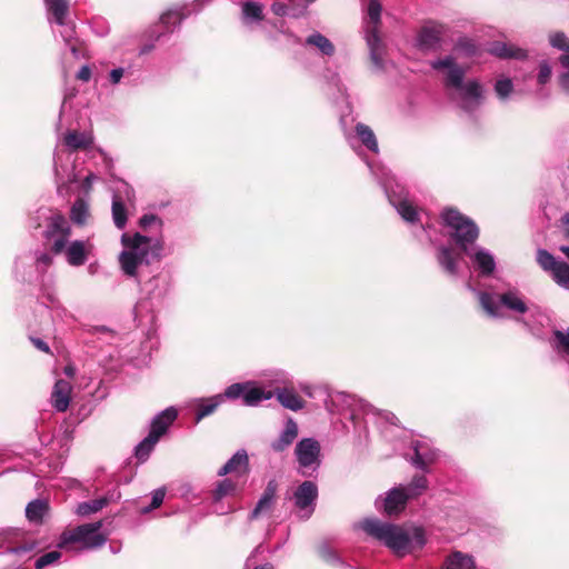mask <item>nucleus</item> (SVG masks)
I'll use <instances>...</instances> for the list:
<instances>
[{"mask_svg": "<svg viewBox=\"0 0 569 569\" xmlns=\"http://www.w3.org/2000/svg\"><path fill=\"white\" fill-rule=\"evenodd\" d=\"M77 79L83 82H88L91 79V69L89 66H82L77 73Z\"/></svg>", "mask_w": 569, "mask_h": 569, "instance_id": "nucleus-57", "label": "nucleus"}, {"mask_svg": "<svg viewBox=\"0 0 569 569\" xmlns=\"http://www.w3.org/2000/svg\"><path fill=\"white\" fill-rule=\"evenodd\" d=\"M361 528L368 536L377 539L397 555L403 556L410 551V536L399 526L379 519H366L362 521Z\"/></svg>", "mask_w": 569, "mask_h": 569, "instance_id": "nucleus-3", "label": "nucleus"}, {"mask_svg": "<svg viewBox=\"0 0 569 569\" xmlns=\"http://www.w3.org/2000/svg\"><path fill=\"white\" fill-rule=\"evenodd\" d=\"M318 486L310 480L300 483L292 493L293 505L301 519H309L316 509Z\"/></svg>", "mask_w": 569, "mask_h": 569, "instance_id": "nucleus-13", "label": "nucleus"}, {"mask_svg": "<svg viewBox=\"0 0 569 569\" xmlns=\"http://www.w3.org/2000/svg\"><path fill=\"white\" fill-rule=\"evenodd\" d=\"M48 510V503L43 500L37 499L28 503L26 508V516L31 522H41L43 516Z\"/></svg>", "mask_w": 569, "mask_h": 569, "instance_id": "nucleus-40", "label": "nucleus"}, {"mask_svg": "<svg viewBox=\"0 0 569 569\" xmlns=\"http://www.w3.org/2000/svg\"><path fill=\"white\" fill-rule=\"evenodd\" d=\"M456 99L459 107L467 113L477 111L485 101V87L477 79H470L463 82L456 90Z\"/></svg>", "mask_w": 569, "mask_h": 569, "instance_id": "nucleus-12", "label": "nucleus"}, {"mask_svg": "<svg viewBox=\"0 0 569 569\" xmlns=\"http://www.w3.org/2000/svg\"><path fill=\"white\" fill-rule=\"evenodd\" d=\"M121 244L123 249L118 256V262L122 273L134 279L151 296H163L168 289L166 277L157 273L146 280L150 273L151 262L159 261L162 257L164 248L162 238L148 237L139 232L122 233Z\"/></svg>", "mask_w": 569, "mask_h": 569, "instance_id": "nucleus-1", "label": "nucleus"}, {"mask_svg": "<svg viewBox=\"0 0 569 569\" xmlns=\"http://www.w3.org/2000/svg\"><path fill=\"white\" fill-rule=\"evenodd\" d=\"M123 74H124L123 68L112 69L109 73L110 82L112 84H118L121 81Z\"/></svg>", "mask_w": 569, "mask_h": 569, "instance_id": "nucleus-55", "label": "nucleus"}, {"mask_svg": "<svg viewBox=\"0 0 569 569\" xmlns=\"http://www.w3.org/2000/svg\"><path fill=\"white\" fill-rule=\"evenodd\" d=\"M271 11L279 17L286 16L288 11V7L282 2H273L271 4Z\"/></svg>", "mask_w": 569, "mask_h": 569, "instance_id": "nucleus-56", "label": "nucleus"}, {"mask_svg": "<svg viewBox=\"0 0 569 569\" xmlns=\"http://www.w3.org/2000/svg\"><path fill=\"white\" fill-rule=\"evenodd\" d=\"M224 396L232 400L242 398L243 405L254 407L263 400H270L273 397V392L259 388L253 382L248 381L230 385L226 388Z\"/></svg>", "mask_w": 569, "mask_h": 569, "instance_id": "nucleus-11", "label": "nucleus"}, {"mask_svg": "<svg viewBox=\"0 0 569 569\" xmlns=\"http://www.w3.org/2000/svg\"><path fill=\"white\" fill-rule=\"evenodd\" d=\"M382 7L378 0L368 3V17L370 24L365 28V39L370 52V59L377 69L383 68V43L379 36Z\"/></svg>", "mask_w": 569, "mask_h": 569, "instance_id": "nucleus-9", "label": "nucleus"}, {"mask_svg": "<svg viewBox=\"0 0 569 569\" xmlns=\"http://www.w3.org/2000/svg\"><path fill=\"white\" fill-rule=\"evenodd\" d=\"M298 473L306 478L313 477L321 465V446L315 438H302L295 447Z\"/></svg>", "mask_w": 569, "mask_h": 569, "instance_id": "nucleus-10", "label": "nucleus"}, {"mask_svg": "<svg viewBox=\"0 0 569 569\" xmlns=\"http://www.w3.org/2000/svg\"><path fill=\"white\" fill-rule=\"evenodd\" d=\"M278 485L276 480H270L267 483V487L258 500L256 507L249 515V520L257 519L260 515L266 513L271 510V507L274 502V498L277 495Z\"/></svg>", "mask_w": 569, "mask_h": 569, "instance_id": "nucleus-27", "label": "nucleus"}, {"mask_svg": "<svg viewBox=\"0 0 569 569\" xmlns=\"http://www.w3.org/2000/svg\"><path fill=\"white\" fill-rule=\"evenodd\" d=\"M178 411L173 407H169L159 412L151 421L149 436L159 441L167 432L168 428L177 419Z\"/></svg>", "mask_w": 569, "mask_h": 569, "instance_id": "nucleus-24", "label": "nucleus"}, {"mask_svg": "<svg viewBox=\"0 0 569 569\" xmlns=\"http://www.w3.org/2000/svg\"><path fill=\"white\" fill-rule=\"evenodd\" d=\"M253 569H274V566L271 562H264L262 565L256 566Z\"/></svg>", "mask_w": 569, "mask_h": 569, "instance_id": "nucleus-63", "label": "nucleus"}, {"mask_svg": "<svg viewBox=\"0 0 569 569\" xmlns=\"http://www.w3.org/2000/svg\"><path fill=\"white\" fill-rule=\"evenodd\" d=\"M52 252L37 251L34 253L36 268L40 273H44L52 264Z\"/></svg>", "mask_w": 569, "mask_h": 569, "instance_id": "nucleus-49", "label": "nucleus"}, {"mask_svg": "<svg viewBox=\"0 0 569 569\" xmlns=\"http://www.w3.org/2000/svg\"><path fill=\"white\" fill-rule=\"evenodd\" d=\"M537 262L545 270L550 273L556 269L557 264L561 261L557 260L550 252L545 249H538L537 251Z\"/></svg>", "mask_w": 569, "mask_h": 569, "instance_id": "nucleus-46", "label": "nucleus"}, {"mask_svg": "<svg viewBox=\"0 0 569 569\" xmlns=\"http://www.w3.org/2000/svg\"><path fill=\"white\" fill-rule=\"evenodd\" d=\"M188 14L189 13H184V8L170 9L160 17V24L163 26L167 31H172L177 26H180Z\"/></svg>", "mask_w": 569, "mask_h": 569, "instance_id": "nucleus-36", "label": "nucleus"}, {"mask_svg": "<svg viewBox=\"0 0 569 569\" xmlns=\"http://www.w3.org/2000/svg\"><path fill=\"white\" fill-rule=\"evenodd\" d=\"M37 213L38 218L46 222L42 232L46 244L53 254L62 253L71 236L69 221L61 213L50 209H40Z\"/></svg>", "mask_w": 569, "mask_h": 569, "instance_id": "nucleus-6", "label": "nucleus"}, {"mask_svg": "<svg viewBox=\"0 0 569 569\" xmlns=\"http://www.w3.org/2000/svg\"><path fill=\"white\" fill-rule=\"evenodd\" d=\"M241 19L246 26L263 20V6L259 2L247 1L241 3Z\"/></svg>", "mask_w": 569, "mask_h": 569, "instance_id": "nucleus-34", "label": "nucleus"}, {"mask_svg": "<svg viewBox=\"0 0 569 569\" xmlns=\"http://www.w3.org/2000/svg\"><path fill=\"white\" fill-rule=\"evenodd\" d=\"M472 291L477 295L482 309L492 318H502L503 310H508L515 316H522L529 309L523 296L516 288L500 295L475 289Z\"/></svg>", "mask_w": 569, "mask_h": 569, "instance_id": "nucleus-2", "label": "nucleus"}, {"mask_svg": "<svg viewBox=\"0 0 569 569\" xmlns=\"http://www.w3.org/2000/svg\"><path fill=\"white\" fill-rule=\"evenodd\" d=\"M551 276L557 284L569 290V264L567 262L561 261L557 264Z\"/></svg>", "mask_w": 569, "mask_h": 569, "instance_id": "nucleus-45", "label": "nucleus"}, {"mask_svg": "<svg viewBox=\"0 0 569 569\" xmlns=\"http://www.w3.org/2000/svg\"><path fill=\"white\" fill-rule=\"evenodd\" d=\"M31 342L40 351H43V352H49L50 351V348H49L48 343L44 342L40 338H31Z\"/></svg>", "mask_w": 569, "mask_h": 569, "instance_id": "nucleus-59", "label": "nucleus"}, {"mask_svg": "<svg viewBox=\"0 0 569 569\" xmlns=\"http://www.w3.org/2000/svg\"><path fill=\"white\" fill-rule=\"evenodd\" d=\"M410 536V550L413 548L421 549L426 545V536L422 528H415Z\"/></svg>", "mask_w": 569, "mask_h": 569, "instance_id": "nucleus-51", "label": "nucleus"}, {"mask_svg": "<svg viewBox=\"0 0 569 569\" xmlns=\"http://www.w3.org/2000/svg\"><path fill=\"white\" fill-rule=\"evenodd\" d=\"M461 256L453 248L440 244L436 250V260L445 273L450 277L459 274V262Z\"/></svg>", "mask_w": 569, "mask_h": 569, "instance_id": "nucleus-22", "label": "nucleus"}, {"mask_svg": "<svg viewBox=\"0 0 569 569\" xmlns=\"http://www.w3.org/2000/svg\"><path fill=\"white\" fill-rule=\"evenodd\" d=\"M236 490V483L230 479H224L218 482L214 491L213 499L214 501H219L228 495H231Z\"/></svg>", "mask_w": 569, "mask_h": 569, "instance_id": "nucleus-48", "label": "nucleus"}, {"mask_svg": "<svg viewBox=\"0 0 569 569\" xmlns=\"http://www.w3.org/2000/svg\"><path fill=\"white\" fill-rule=\"evenodd\" d=\"M157 442V440H154L151 436L148 435L142 441H140L134 449L136 458L141 462L147 461L150 453L153 451Z\"/></svg>", "mask_w": 569, "mask_h": 569, "instance_id": "nucleus-44", "label": "nucleus"}, {"mask_svg": "<svg viewBox=\"0 0 569 569\" xmlns=\"http://www.w3.org/2000/svg\"><path fill=\"white\" fill-rule=\"evenodd\" d=\"M306 44L316 47L322 54L331 57L335 53V46L332 42L321 34L313 32L306 39Z\"/></svg>", "mask_w": 569, "mask_h": 569, "instance_id": "nucleus-38", "label": "nucleus"}, {"mask_svg": "<svg viewBox=\"0 0 569 569\" xmlns=\"http://www.w3.org/2000/svg\"><path fill=\"white\" fill-rule=\"evenodd\" d=\"M370 171L373 176H376L379 179V182L383 186L385 192L389 199V202L391 206L397 210V212L400 214V217L410 223H415L419 220V213L417 208L412 204V202L408 198L407 191L397 184V188L399 191L393 190L391 188V183L393 178L391 177L390 172L386 169L381 168L379 169V172L376 170V168L367 162Z\"/></svg>", "mask_w": 569, "mask_h": 569, "instance_id": "nucleus-8", "label": "nucleus"}, {"mask_svg": "<svg viewBox=\"0 0 569 569\" xmlns=\"http://www.w3.org/2000/svg\"><path fill=\"white\" fill-rule=\"evenodd\" d=\"M430 66L437 71H445L443 83L447 88L456 90L463 83L466 69L459 66L452 56L433 60Z\"/></svg>", "mask_w": 569, "mask_h": 569, "instance_id": "nucleus-16", "label": "nucleus"}, {"mask_svg": "<svg viewBox=\"0 0 569 569\" xmlns=\"http://www.w3.org/2000/svg\"><path fill=\"white\" fill-rule=\"evenodd\" d=\"M139 223L142 228H148L153 224H157L159 228H161L162 226L161 219L158 218L156 214H143L140 218Z\"/></svg>", "mask_w": 569, "mask_h": 569, "instance_id": "nucleus-54", "label": "nucleus"}, {"mask_svg": "<svg viewBox=\"0 0 569 569\" xmlns=\"http://www.w3.org/2000/svg\"><path fill=\"white\" fill-rule=\"evenodd\" d=\"M318 555L319 557L327 562L330 566L337 567V568H351L347 562H345L340 556L330 548L327 543H322L318 548Z\"/></svg>", "mask_w": 569, "mask_h": 569, "instance_id": "nucleus-39", "label": "nucleus"}, {"mask_svg": "<svg viewBox=\"0 0 569 569\" xmlns=\"http://www.w3.org/2000/svg\"><path fill=\"white\" fill-rule=\"evenodd\" d=\"M411 449L413 456L410 458V463L416 469L428 472L430 466L438 459V451L432 448L430 441L427 439L412 441Z\"/></svg>", "mask_w": 569, "mask_h": 569, "instance_id": "nucleus-20", "label": "nucleus"}, {"mask_svg": "<svg viewBox=\"0 0 569 569\" xmlns=\"http://www.w3.org/2000/svg\"><path fill=\"white\" fill-rule=\"evenodd\" d=\"M101 522H91L63 531L58 547L67 551H83L104 545L106 538L100 533Z\"/></svg>", "mask_w": 569, "mask_h": 569, "instance_id": "nucleus-4", "label": "nucleus"}, {"mask_svg": "<svg viewBox=\"0 0 569 569\" xmlns=\"http://www.w3.org/2000/svg\"><path fill=\"white\" fill-rule=\"evenodd\" d=\"M92 244L84 240H74L66 244L64 253L67 262L72 267H80L86 263L91 253Z\"/></svg>", "mask_w": 569, "mask_h": 569, "instance_id": "nucleus-23", "label": "nucleus"}, {"mask_svg": "<svg viewBox=\"0 0 569 569\" xmlns=\"http://www.w3.org/2000/svg\"><path fill=\"white\" fill-rule=\"evenodd\" d=\"M551 67L548 61H541L539 64L538 83L546 84L551 78Z\"/></svg>", "mask_w": 569, "mask_h": 569, "instance_id": "nucleus-53", "label": "nucleus"}, {"mask_svg": "<svg viewBox=\"0 0 569 569\" xmlns=\"http://www.w3.org/2000/svg\"><path fill=\"white\" fill-rule=\"evenodd\" d=\"M298 432L299 429L297 422L293 419L289 418L286 421L284 427L280 432L279 437L270 443L271 449L274 452L284 451L297 439Z\"/></svg>", "mask_w": 569, "mask_h": 569, "instance_id": "nucleus-25", "label": "nucleus"}, {"mask_svg": "<svg viewBox=\"0 0 569 569\" xmlns=\"http://www.w3.org/2000/svg\"><path fill=\"white\" fill-rule=\"evenodd\" d=\"M224 393L216 395L210 398H202L198 400L196 423L200 422L204 417L214 412V410L223 402Z\"/></svg>", "mask_w": 569, "mask_h": 569, "instance_id": "nucleus-33", "label": "nucleus"}, {"mask_svg": "<svg viewBox=\"0 0 569 569\" xmlns=\"http://www.w3.org/2000/svg\"><path fill=\"white\" fill-rule=\"evenodd\" d=\"M63 143L70 151L88 149L93 143V137L89 132H79L77 130H68L63 134Z\"/></svg>", "mask_w": 569, "mask_h": 569, "instance_id": "nucleus-29", "label": "nucleus"}, {"mask_svg": "<svg viewBox=\"0 0 569 569\" xmlns=\"http://www.w3.org/2000/svg\"><path fill=\"white\" fill-rule=\"evenodd\" d=\"M340 122H341V127L343 130V136H345L347 142L349 143V146L353 150H357L356 143H357V141H359L369 151H371L373 153L379 152L377 137H376L373 130L369 126L358 122L356 124L355 132H351L347 129L343 118H341Z\"/></svg>", "mask_w": 569, "mask_h": 569, "instance_id": "nucleus-17", "label": "nucleus"}, {"mask_svg": "<svg viewBox=\"0 0 569 569\" xmlns=\"http://www.w3.org/2000/svg\"><path fill=\"white\" fill-rule=\"evenodd\" d=\"M61 557V553L58 550L49 551L36 560L34 567L36 569H43L44 567L56 562Z\"/></svg>", "mask_w": 569, "mask_h": 569, "instance_id": "nucleus-50", "label": "nucleus"}, {"mask_svg": "<svg viewBox=\"0 0 569 569\" xmlns=\"http://www.w3.org/2000/svg\"><path fill=\"white\" fill-rule=\"evenodd\" d=\"M71 385L63 379H59L54 383L51 393V405L57 411L64 412L68 409L71 400Z\"/></svg>", "mask_w": 569, "mask_h": 569, "instance_id": "nucleus-26", "label": "nucleus"}, {"mask_svg": "<svg viewBox=\"0 0 569 569\" xmlns=\"http://www.w3.org/2000/svg\"><path fill=\"white\" fill-rule=\"evenodd\" d=\"M99 180V177L94 173H89L83 182H82V189L84 192H89L91 190V187L93 184V182L98 181Z\"/></svg>", "mask_w": 569, "mask_h": 569, "instance_id": "nucleus-58", "label": "nucleus"}, {"mask_svg": "<svg viewBox=\"0 0 569 569\" xmlns=\"http://www.w3.org/2000/svg\"><path fill=\"white\" fill-rule=\"evenodd\" d=\"M493 91L500 102H507L515 91L512 80L508 77L500 76L493 83Z\"/></svg>", "mask_w": 569, "mask_h": 569, "instance_id": "nucleus-37", "label": "nucleus"}, {"mask_svg": "<svg viewBox=\"0 0 569 569\" xmlns=\"http://www.w3.org/2000/svg\"><path fill=\"white\" fill-rule=\"evenodd\" d=\"M428 487V479L423 475H415L409 483L399 486V488L403 490L408 501L422 496L427 491Z\"/></svg>", "mask_w": 569, "mask_h": 569, "instance_id": "nucleus-32", "label": "nucleus"}, {"mask_svg": "<svg viewBox=\"0 0 569 569\" xmlns=\"http://www.w3.org/2000/svg\"><path fill=\"white\" fill-rule=\"evenodd\" d=\"M33 548H34L33 543H24V545L11 548L10 551H12L13 553L20 555L23 552H30L33 550Z\"/></svg>", "mask_w": 569, "mask_h": 569, "instance_id": "nucleus-60", "label": "nucleus"}, {"mask_svg": "<svg viewBox=\"0 0 569 569\" xmlns=\"http://www.w3.org/2000/svg\"><path fill=\"white\" fill-rule=\"evenodd\" d=\"M166 491L163 488H159L152 492L151 503L142 509L143 513L150 512L151 510L161 506L164 499Z\"/></svg>", "mask_w": 569, "mask_h": 569, "instance_id": "nucleus-52", "label": "nucleus"}, {"mask_svg": "<svg viewBox=\"0 0 569 569\" xmlns=\"http://www.w3.org/2000/svg\"><path fill=\"white\" fill-rule=\"evenodd\" d=\"M407 502L408 499L405 496L403 490L398 486L387 491L383 498H377L376 507L378 509H382L385 513L392 516L403 511Z\"/></svg>", "mask_w": 569, "mask_h": 569, "instance_id": "nucleus-21", "label": "nucleus"}, {"mask_svg": "<svg viewBox=\"0 0 569 569\" xmlns=\"http://www.w3.org/2000/svg\"><path fill=\"white\" fill-rule=\"evenodd\" d=\"M489 53L500 59L523 60L527 58V51L512 43L495 41L488 49Z\"/></svg>", "mask_w": 569, "mask_h": 569, "instance_id": "nucleus-28", "label": "nucleus"}, {"mask_svg": "<svg viewBox=\"0 0 569 569\" xmlns=\"http://www.w3.org/2000/svg\"><path fill=\"white\" fill-rule=\"evenodd\" d=\"M551 346L553 350L569 362V327L552 332Z\"/></svg>", "mask_w": 569, "mask_h": 569, "instance_id": "nucleus-35", "label": "nucleus"}, {"mask_svg": "<svg viewBox=\"0 0 569 569\" xmlns=\"http://www.w3.org/2000/svg\"><path fill=\"white\" fill-rule=\"evenodd\" d=\"M248 455L246 450H238L218 471V476L222 477L232 472H246L248 469Z\"/></svg>", "mask_w": 569, "mask_h": 569, "instance_id": "nucleus-31", "label": "nucleus"}, {"mask_svg": "<svg viewBox=\"0 0 569 569\" xmlns=\"http://www.w3.org/2000/svg\"><path fill=\"white\" fill-rule=\"evenodd\" d=\"M274 385L273 396H277L278 401L287 409L298 411L303 408L305 401L297 395L293 389L287 388L290 383L288 373L283 371L276 372L272 378Z\"/></svg>", "mask_w": 569, "mask_h": 569, "instance_id": "nucleus-14", "label": "nucleus"}, {"mask_svg": "<svg viewBox=\"0 0 569 569\" xmlns=\"http://www.w3.org/2000/svg\"><path fill=\"white\" fill-rule=\"evenodd\" d=\"M59 168H60V151L56 150L53 153V169L56 174H59Z\"/></svg>", "mask_w": 569, "mask_h": 569, "instance_id": "nucleus-61", "label": "nucleus"}, {"mask_svg": "<svg viewBox=\"0 0 569 569\" xmlns=\"http://www.w3.org/2000/svg\"><path fill=\"white\" fill-rule=\"evenodd\" d=\"M549 42L553 48L563 51L559 58L562 69L559 74V84L569 97V38L563 32L558 31L549 36Z\"/></svg>", "mask_w": 569, "mask_h": 569, "instance_id": "nucleus-19", "label": "nucleus"}, {"mask_svg": "<svg viewBox=\"0 0 569 569\" xmlns=\"http://www.w3.org/2000/svg\"><path fill=\"white\" fill-rule=\"evenodd\" d=\"M447 28L437 21L426 22L417 33L416 47L421 51H436L441 48Z\"/></svg>", "mask_w": 569, "mask_h": 569, "instance_id": "nucleus-15", "label": "nucleus"}, {"mask_svg": "<svg viewBox=\"0 0 569 569\" xmlns=\"http://www.w3.org/2000/svg\"><path fill=\"white\" fill-rule=\"evenodd\" d=\"M463 253L469 257L473 269L480 277H491L496 271V258L490 250L480 246H472Z\"/></svg>", "mask_w": 569, "mask_h": 569, "instance_id": "nucleus-18", "label": "nucleus"}, {"mask_svg": "<svg viewBox=\"0 0 569 569\" xmlns=\"http://www.w3.org/2000/svg\"><path fill=\"white\" fill-rule=\"evenodd\" d=\"M441 569H476V562L471 555L456 550L445 558Z\"/></svg>", "mask_w": 569, "mask_h": 569, "instance_id": "nucleus-30", "label": "nucleus"}, {"mask_svg": "<svg viewBox=\"0 0 569 569\" xmlns=\"http://www.w3.org/2000/svg\"><path fill=\"white\" fill-rule=\"evenodd\" d=\"M108 505V499L102 497L90 501H84L78 505L76 512L79 516H89L101 510Z\"/></svg>", "mask_w": 569, "mask_h": 569, "instance_id": "nucleus-42", "label": "nucleus"}, {"mask_svg": "<svg viewBox=\"0 0 569 569\" xmlns=\"http://www.w3.org/2000/svg\"><path fill=\"white\" fill-rule=\"evenodd\" d=\"M455 50L468 58L473 57L478 53L477 44L475 43L473 40L467 37L458 39V41L455 44Z\"/></svg>", "mask_w": 569, "mask_h": 569, "instance_id": "nucleus-47", "label": "nucleus"}, {"mask_svg": "<svg viewBox=\"0 0 569 569\" xmlns=\"http://www.w3.org/2000/svg\"><path fill=\"white\" fill-rule=\"evenodd\" d=\"M300 389L302 392H305L308 397H312V387L309 385H300Z\"/></svg>", "mask_w": 569, "mask_h": 569, "instance_id": "nucleus-62", "label": "nucleus"}, {"mask_svg": "<svg viewBox=\"0 0 569 569\" xmlns=\"http://www.w3.org/2000/svg\"><path fill=\"white\" fill-rule=\"evenodd\" d=\"M562 222L565 223V226L567 227V234L569 236V212H567L563 217H562Z\"/></svg>", "mask_w": 569, "mask_h": 569, "instance_id": "nucleus-64", "label": "nucleus"}, {"mask_svg": "<svg viewBox=\"0 0 569 569\" xmlns=\"http://www.w3.org/2000/svg\"><path fill=\"white\" fill-rule=\"evenodd\" d=\"M441 219L449 229L450 238L462 252L475 244L479 237V228L469 217L448 208L442 211Z\"/></svg>", "mask_w": 569, "mask_h": 569, "instance_id": "nucleus-5", "label": "nucleus"}, {"mask_svg": "<svg viewBox=\"0 0 569 569\" xmlns=\"http://www.w3.org/2000/svg\"><path fill=\"white\" fill-rule=\"evenodd\" d=\"M89 217V206L83 199H78L71 207L70 218L74 223L83 224Z\"/></svg>", "mask_w": 569, "mask_h": 569, "instance_id": "nucleus-43", "label": "nucleus"}, {"mask_svg": "<svg viewBox=\"0 0 569 569\" xmlns=\"http://www.w3.org/2000/svg\"><path fill=\"white\" fill-rule=\"evenodd\" d=\"M49 23L61 27L60 36L74 58H79V41L76 38L74 24L69 20V0H43Z\"/></svg>", "mask_w": 569, "mask_h": 569, "instance_id": "nucleus-7", "label": "nucleus"}, {"mask_svg": "<svg viewBox=\"0 0 569 569\" xmlns=\"http://www.w3.org/2000/svg\"><path fill=\"white\" fill-rule=\"evenodd\" d=\"M112 219L118 229H123L127 224V209L119 196L112 198Z\"/></svg>", "mask_w": 569, "mask_h": 569, "instance_id": "nucleus-41", "label": "nucleus"}]
</instances>
